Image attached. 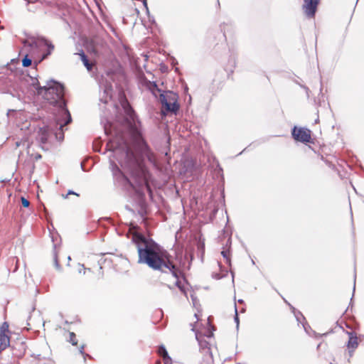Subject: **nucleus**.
Here are the masks:
<instances>
[{
    "instance_id": "obj_1",
    "label": "nucleus",
    "mask_w": 364,
    "mask_h": 364,
    "mask_svg": "<svg viewBox=\"0 0 364 364\" xmlns=\"http://www.w3.org/2000/svg\"><path fill=\"white\" fill-rule=\"evenodd\" d=\"M133 240L137 247L139 263L146 264L155 270L168 272L169 279L173 280L172 284H168V287H177L187 297L184 280L179 278L178 271L171 262L168 252L141 235L134 234Z\"/></svg>"
},
{
    "instance_id": "obj_2",
    "label": "nucleus",
    "mask_w": 364,
    "mask_h": 364,
    "mask_svg": "<svg viewBox=\"0 0 364 364\" xmlns=\"http://www.w3.org/2000/svg\"><path fill=\"white\" fill-rule=\"evenodd\" d=\"M26 81L30 86V90L33 94L37 93L43 97L50 104L57 106L61 118H57V124L60 129L71 122V117L68 110L65 107V103L63 100V87L58 82L50 81L48 82L46 85L40 86L38 80L36 78L28 77Z\"/></svg>"
},
{
    "instance_id": "obj_3",
    "label": "nucleus",
    "mask_w": 364,
    "mask_h": 364,
    "mask_svg": "<svg viewBox=\"0 0 364 364\" xmlns=\"http://www.w3.org/2000/svg\"><path fill=\"white\" fill-rule=\"evenodd\" d=\"M107 146L112 151V156H109V158L114 174H116L117 171L121 173L117 165H114L115 161H118L122 166L135 164L137 162L134 151L126 143H119L114 139L111 140Z\"/></svg>"
},
{
    "instance_id": "obj_4",
    "label": "nucleus",
    "mask_w": 364,
    "mask_h": 364,
    "mask_svg": "<svg viewBox=\"0 0 364 364\" xmlns=\"http://www.w3.org/2000/svg\"><path fill=\"white\" fill-rule=\"evenodd\" d=\"M178 96L173 92H165L160 95V101L163 105L162 112H176L179 108L177 103Z\"/></svg>"
},
{
    "instance_id": "obj_5",
    "label": "nucleus",
    "mask_w": 364,
    "mask_h": 364,
    "mask_svg": "<svg viewBox=\"0 0 364 364\" xmlns=\"http://www.w3.org/2000/svg\"><path fill=\"white\" fill-rule=\"evenodd\" d=\"M196 338L198 341L200 351L203 354L202 364H211L213 362V354L210 351V343L200 333L196 332Z\"/></svg>"
},
{
    "instance_id": "obj_6",
    "label": "nucleus",
    "mask_w": 364,
    "mask_h": 364,
    "mask_svg": "<svg viewBox=\"0 0 364 364\" xmlns=\"http://www.w3.org/2000/svg\"><path fill=\"white\" fill-rule=\"evenodd\" d=\"M292 135L296 140L301 142H309L311 139V131L306 128L294 127Z\"/></svg>"
},
{
    "instance_id": "obj_7",
    "label": "nucleus",
    "mask_w": 364,
    "mask_h": 364,
    "mask_svg": "<svg viewBox=\"0 0 364 364\" xmlns=\"http://www.w3.org/2000/svg\"><path fill=\"white\" fill-rule=\"evenodd\" d=\"M9 343V325L5 322L0 327V351L6 349Z\"/></svg>"
},
{
    "instance_id": "obj_8",
    "label": "nucleus",
    "mask_w": 364,
    "mask_h": 364,
    "mask_svg": "<svg viewBox=\"0 0 364 364\" xmlns=\"http://www.w3.org/2000/svg\"><path fill=\"white\" fill-rule=\"evenodd\" d=\"M318 2L319 0H304L303 8L307 16H314Z\"/></svg>"
},
{
    "instance_id": "obj_9",
    "label": "nucleus",
    "mask_w": 364,
    "mask_h": 364,
    "mask_svg": "<svg viewBox=\"0 0 364 364\" xmlns=\"http://www.w3.org/2000/svg\"><path fill=\"white\" fill-rule=\"evenodd\" d=\"M50 134L49 129L48 127H43L39 129L38 134V139L41 144H46Z\"/></svg>"
},
{
    "instance_id": "obj_10",
    "label": "nucleus",
    "mask_w": 364,
    "mask_h": 364,
    "mask_svg": "<svg viewBox=\"0 0 364 364\" xmlns=\"http://www.w3.org/2000/svg\"><path fill=\"white\" fill-rule=\"evenodd\" d=\"M80 55L82 62L83 63L84 65L86 67L87 70L91 71L93 64L89 62L87 57L85 56V55L83 53L80 54Z\"/></svg>"
},
{
    "instance_id": "obj_11",
    "label": "nucleus",
    "mask_w": 364,
    "mask_h": 364,
    "mask_svg": "<svg viewBox=\"0 0 364 364\" xmlns=\"http://www.w3.org/2000/svg\"><path fill=\"white\" fill-rule=\"evenodd\" d=\"M358 338L355 336H350L349 338L348 347V348L355 349L358 346Z\"/></svg>"
},
{
    "instance_id": "obj_12",
    "label": "nucleus",
    "mask_w": 364,
    "mask_h": 364,
    "mask_svg": "<svg viewBox=\"0 0 364 364\" xmlns=\"http://www.w3.org/2000/svg\"><path fill=\"white\" fill-rule=\"evenodd\" d=\"M159 353L163 357L164 359H166V358L169 359L168 353L164 346L159 348Z\"/></svg>"
},
{
    "instance_id": "obj_13",
    "label": "nucleus",
    "mask_w": 364,
    "mask_h": 364,
    "mask_svg": "<svg viewBox=\"0 0 364 364\" xmlns=\"http://www.w3.org/2000/svg\"><path fill=\"white\" fill-rule=\"evenodd\" d=\"M31 60L26 55L25 58L22 60V65L24 67H28L31 65Z\"/></svg>"
},
{
    "instance_id": "obj_14",
    "label": "nucleus",
    "mask_w": 364,
    "mask_h": 364,
    "mask_svg": "<svg viewBox=\"0 0 364 364\" xmlns=\"http://www.w3.org/2000/svg\"><path fill=\"white\" fill-rule=\"evenodd\" d=\"M70 342L74 346L76 345L77 343L75 334L74 333H70Z\"/></svg>"
},
{
    "instance_id": "obj_15",
    "label": "nucleus",
    "mask_w": 364,
    "mask_h": 364,
    "mask_svg": "<svg viewBox=\"0 0 364 364\" xmlns=\"http://www.w3.org/2000/svg\"><path fill=\"white\" fill-rule=\"evenodd\" d=\"M222 255L223 256V257L226 259V262L230 263V257H229V251L228 250H223L221 252Z\"/></svg>"
},
{
    "instance_id": "obj_16",
    "label": "nucleus",
    "mask_w": 364,
    "mask_h": 364,
    "mask_svg": "<svg viewBox=\"0 0 364 364\" xmlns=\"http://www.w3.org/2000/svg\"><path fill=\"white\" fill-rule=\"evenodd\" d=\"M21 203L23 206L26 208L28 207L30 204L29 201L23 197L21 198Z\"/></svg>"
},
{
    "instance_id": "obj_17",
    "label": "nucleus",
    "mask_w": 364,
    "mask_h": 364,
    "mask_svg": "<svg viewBox=\"0 0 364 364\" xmlns=\"http://www.w3.org/2000/svg\"><path fill=\"white\" fill-rule=\"evenodd\" d=\"M105 92L107 94V97L105 100V102H107L108 97L111 98V90L110 89H105Z\"/></svg>"
},
{
    "instance_id": "obj_18",
    "label": "nucleus",
    "mask_w": 364,
    "mask_h": 364,
    "mask_svg": "<svg viewBox=\"0 0 364 364\" xmlns=\"http://www.w3.org/2000/svg\"><path fill=\"white\" fill-rule=\"evenodd\" d=\"M45 43L48 47V48H49V53H50V51L52 50H53L54 46L51 43H48V41H46Z\"/></svg>"
},
{
    "instance_id": "obj_19",
    "label": "nucleus",
    "mask_w": 364,
    "mask_h": 364,
    "mask_svg": "<svg viewBox=\"0 0 364 364\" xmlns=\"http://www.w3.org/2000/svg\"><path fill=\"white\" fill-rule=\"evenodd\" d=\"M136 140L137 143H139V144H140L141 141H142L141 137L139 133H137V134H136Z\"/></svg>"
},
{
    "instance_id": "obj_20",
    "label": "nucleus",
    "mask_w": 364,
    "mask_h": 364,
    "mask_svg": "<svg viewBox=\"0 0 364 364\" xmlns=\"http://www.w3.org/2000/svg\"><path fill=\"white\" fill-rule=\"evenodd\" d=\"M235 322L237 323V325L238 326V324H239V319H238V316H237V309H235Z\"/></svg>"
},
{
    "instance_id": "obj_21",
    "label": "nucleus",
    "mask_w": 364,
    "mask_h": 364,
    "mask_svg": "<svg viewBox=\"0 0 364 364\" xmlns=\"http://www.w3.org/2000/svg\"><path fill=\"white\" fill-rule=\"evenodd\" d=\"M55 264L56 268H59L58 261L56 256L55 257Z\"/></svg>"
},
{
    "instance_id": "obj_22",
    "label": "nucleus",
    "mask_w": 364,
    "mask_h": 364,
    "mask_svg": "<svg viewBox=\"0 0 364 364\" xmlns=\"http://www.w3.org/2000/svg\"><path fill=\"white\" fill-rule=\"evenodd\" d=\"M164 360L165 364H169V362H171L170 358H169V359L166 358V359H164Z\"/></svg>"
},
{
    "instance_id": "obj_23",
    "label": "nucleus",
    "mask_w": 364,
    "mask_h": 364,
    "mask_svg": "<svg viewBox=\"0 0 364 364\" xmlns=\"http://www.w3.org/2000/svg\"><path fill=\"white\" fill-rule=\"evenodd\" d=\"M21 144H24V143H23L22 141H16V146L17 147L20 146Z\"/></svg>"
},
{
    "instance_id": "obj_24",
    "label": "nucleus",
    "mask_w": 364,
    "mask_h": 364,
    "mask_svg": "<svg viewBox=\"0 0 364 364\" xmlns=\"http://www.w3.org/2000/svg\"><path fill=\"white\" fill-rule=\"evenodd\" d=\"M191 297H192V300H193V305H194V306H196V299H195V297H194L193 296H191Z\"/></svg>"
},
{
    "instance_id": "obj_25",
    "label": "nucleus",
    "mask_w": 364,
    "mask_h": 364,
    "mask_svg": "<svg viewBox=\"0 0 364 364\" xmlns=\"http://www.w3.org/2000/svg\"><path fill=\"white\" fill-rule=\"evenodd\" d=\"M68 194H75V195L78 196L77 193H75L73 191H69Z\"/></svg>"
},
{
    "instance_id": "obj_26",
    "label": "nucleus",
    "mask_w": 364,
    "mask_h": 364,
    "mask_svg": "<svg viewBox=\"0 0 364 364\" xmlns=\"http://www.w3.org/2000/svg\"><path fill=\"white\" fill-rule=\"evenodd\" d=\"M195 316H196V318L198 320L199 319V318H198V316H198V313H196V314H195Z\"/></svg>"
},
{
    "instance_id": "obj_27",
    "label": "nucleus",
    "mask_w": 364,
    "mask_h": 364,
    "mask_svg": "<svg viewBox=\"0 0 364 364\" xmlns=\"http://www.w3.org/2000/svg\"><path fill=\"white\" fill-rule=\"evenodd\" d=\"M129 183H130L131 186H132L134 188H136L134 184H132L131 182L129 181Z\"/></svg>"
},
{
    "instance_id": "obj_28",
    "label": "nucleus",
    "mask_w": 364,
    "mask_h": 364,
    "mask_svg": "<svg viewBox=\"0 0 364 364\" xmlns=\"http://www.w3.org/2000/svg\"><path fill=\"white\" fill-rule=\"evenodd\" d=\"M211 335H212V333H208V335H207L206 336H207L208 338H210V337H211Z\"/></svg>"
},
{
    "instance_id": "obj_29",
    "label": "nucleus",
    "mask_w": 364,
    "mask_h": 364,
    "mask_svg": "<svg viewBox=\"0 0 364 364\" xmlns=\"http://www.w3.org/2000/svg\"><path fill=\"white\" fill-rule=\"evenodd\" d=\"M126 103H127L126 102H123V103H122V106H124V109H127V108L125 107V104H126Z\"/></svg>"
},
{
    "instance_id": "obj_30",
    "label": "nucleus",
    "mask_w": 364,
    "mask_h": 364,
    "mask_svg": "<svg viewBox=\"0 0 364 364\" xmlns=\"http://www.w3.org/2000/svg\"><path fill=\"white\" fill-rule=\"evenodd\" d=\"M144 185L146 186V187L149 189V186H148V184L146 183V182L144 181Z\"/></svg>"
}]
</instances>
